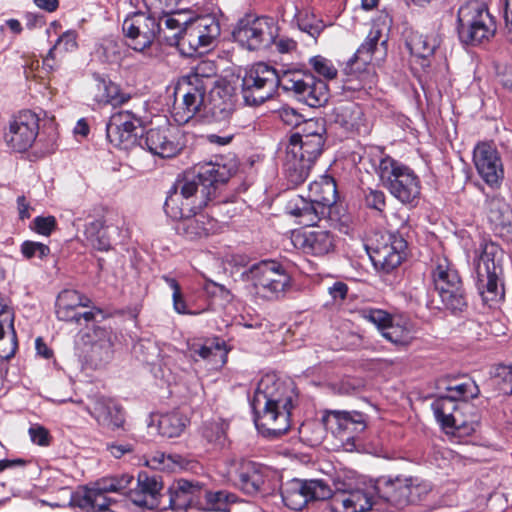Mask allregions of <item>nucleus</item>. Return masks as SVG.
<instances>
[{"label":"nucleus","instance_id":"1","mask_svg":"<svg viewBox=\"0 0 512 512\" xmlns=\"http://www.w3.org/2000/svg\"><path fill=\"white\" fill-rule=\"evenodd\" d=\"M231 177L230 170L219 163L200 165L196 174H186L169 191L164 209L172 219L179 220L176 225L178 234L190 239H200L215 234L218 222L198 210L214 199L220 186Z\"/></svg>","mask_w":512,"mask_h":512},{"label":"nucleus","instance_id":"2","mask_svg":"<svg viewBox=\"0 0 512 512\" xmlns=\"http://www.w3.org/2000/svg\"><path fill=\"white\" fill-rule=\"evenodd\" d=\"M295 393L285 383L266 376L255 391L251 406L258 431L266 437H278L290 428Z\"/></svg>","mask_w":512,"mask_h":512},{"label":"nucleus","instance_id":"3","mask_svg":"<svg viewBox=\"0 0 512 512\" xmlns=\"http://www.w3.org/2000/svg\"><path fill=\"white\" fill-rule=\"evenodd\" d=\"M180 14L155 15L151 12H129L123 19L121 31L125 44L135 52L145 53L155 43L175 42L179 31Z\"/></svg>","mask_w":512,"mask_h":512},{"label":"nucleus","instance_id":"4","mask_svg":"<svg viewBox=\"0 0 512 512\" xmlns=\"http://www.w3.org/2000/svg\"><path fill=\"white\" fill-rule=\"evenodd\" d=\"M324 138L321 133L293 134L286 146L284 170L293 185L303 183L316 159L322 153Z\"/></svg>","mask_w":512,"mask_h":512},{"label":"nucleus","instance_id":"5","mask_svg":"<svg viewBox=\"0 0 512 512\" xmlns=\"http://www.w3.org/2000/svg\"><path fill=\"white\" fill-rule=\"evenodd\" d=\"M457 31L462 43L476 45L494 36L496 22L483 1L470 0L458 10Z\"/></svg>","mask_w":512,"mask_h":512},{"label":"nucleus","instance_id":"6","mask_svg":"<svg viewBox=\"0 0 512 512\" xmlns=\"http://www.w3.org/2000/svg\"><path fill=\"white\" fill-rule=\"evenodd\" d=\"M377 174L390 193L400 202L414 205L418 201L420 180L408 166L385 155L379 161Z\"/></svg>","mask_w":512,"mask_h":512},{"label":"nucleus","instance_id":"7","mask_svg":"<svg viewBox=\"0 0 512 512\" xmlns=\"http://www.w3.org/2000/svg\"><path fill=\"white\" fill-rule=\"evenodd\" d=\"M179 31H175V42L180 50L189 56L202 53V48L212 45L220 35V24L212 15L198 17L191 21L179 19Z\"/></svg>","mask_w":512,"mask_h":512},{"label":"nucleus","instance_id":"8","mask_svg":"<svg viewBox=\"0 0 512 512\" xmlns=\"http://www.w3.org/2000/svg\"><path fill=\"white\" fill-rule=\"evenodd\" d=\"M256 293L266 300H279L291 286V278L284 267L276 261H261L247 272Z\"/></svg>","mask_w":512,"mask_h":512},{"label":"nucleus","instance_id":"9","mask_svg":"<svg viewBox=\"0 0 512 512\" xmlns=\"http://www.w3.org/2000/svg\"><path fill=\"white\" fill-rule=\"evenodd\" d=\"M277 87L282 88V74L265 63H256L242 79V96L249 106H258L270 99Z\"/></svg>","mask_w":512,"mask_h":512},{"label":"nucleus","instance_id":"10","mask_svg":"<svg viewBox=\"0 0 512 512\" xmlns=\"http://www.w3.org/2000/svg\"><path fill=\"white\" fill-rule=\"evenodd\" d=\"M278 27L269 17L246 15L241 18L232 35L236 42L248 50H259L269 47L276 39Z\"/></svg>","mask_w":512,"mask_h":512},{"label":"nucleus","instance_id":"11","mask_svg":"<svg viewBox=\"0 0 512 512\" xmlns=\"http://www.w3.org/2000/svg\"><path fill=\"white\" fill-rule=\"evenodd\" d=\"M282 89L313 108L324 105L329 98V89L325 81L300 70L282 73Z\"/></svg>","mask_w":512,"mask_h":512},{"label":"nucleus","instance_id":"12","mask_svg":"<svg viewBox=\"0 0 512 512\" xmlns=\"http://www.w3.org/2000/svg\"><path fill=\"white\" fill-rule=\"evenodd\" d=\"M332 495V487L322 479H293L281 490L285 505L295 511H301L310 501H324Z\"/></svg>","mask_w":512,"mask_h":512},{"label":"nucleus","instance_id":"13","mask_svg":"<svg viewBox=\"0 0 512 512\" xmlns=\"http://www.w3.org/2000/svg\"><path fill=\"white\" fill-rule=\"evenodd\" d=\"M38 133V115L30 110H23L9 120L3 138L13 151L25 152L32 147Z\"/></svg>","mask_w":512,"mask_h":512},{"label":"nucleus","instance_id":"14","mask_svg":"<svg viewBox=\"0 0 512 512\" xmlns=\"http://www.w3.org/2000/svg\"><path fill=\"white\" fill-rule=\"evenodd\" d=\"M141 119L129 110H121L111 115L106 125V135L115 147L130 150L137 145L143 146L138 130Z\"/></svg>","mask_w":512,"mask_h":512},{"label":"nucleus","instance_id":"15","mask_svg":"<svg viewBox=\"0 0 512 512\" xmlns=\"http://www.w3.org/2000/svg\"><path fill=\"white\" fill-rule=\"evenodd\" d=\"M207 90L194 80V83L180 78L175 93L182 98L181 103L175 104L173 117L178 124H185L194 116L205 117Z\"/></svg>","mask_w":512,"mask_h":512},{"label":"nucleus","instance_id":"16","mask_svg":"<svg viewBox=\"0 0 512 512\" xmlns=\"http://www.w3.org/2000/svg\"><path fill=\"white\" fill-rule=\"evenodd\" d=\"M328 499L331 512H367L378 506L371 485L366 489H350L345 484H335Z\"/></svg>","mask_w":512,"mask_h":512},{"label":"nucleus","instance_id":"17","mask_svg":"<svg viewBox=\"0 0 512 512\" xmlns=\"http://www.w3.org/2000/svg\"><path fill=\"white\" fill-rule=\"evenodd\" d=\"M227 474L230 480L248 495H255L265 490L269 471L263 465L248 460H232Z\"/></svg>","mask_w":512,"mask_h":512},{"label":"nucleus","instance_id":"18","mask_svg":"<svg viewBox=\"0 0 512 512\" xmlns=\"http://www.w3.org/2000/svg\"><path fill=\"white\" fill-rule=\"evenodd\" d=\"M91 300L84 294L76 291L66 289L59 293L56 301V315L61 321L74 322L81 324L82 320L88 323L95 319L97 314L102 311L99 308L93 307L90 311L79 312V307H89Z\"/></svg>","mask_w":512,"mask_h":512},{"label":"nucleus","instance_id":"19","mask_svg":"<svg viewBox=\"0 0 512 512\" xmlns=\"http://www.w3.org/2000/svg\"><path fill=\"white\" fill-rule=\"evenodd\" d=\"M407 255V241L401 234L387 233L370 255L376 268L390 273L397 268Z\"/></svg>","mask_w":512,"mask_h":512},{"label":"nucleus","instance_id":"20","mask_svg":"<svg viewBox=\"0 0 512 512\" xmlns=\"http://www.w3.org/2000/svg\"><path fill=\"white\" fill-rule=\"evenodd\" d=\"M473 161L481 178L491 187L498 186L504 178V170L497 149L490 143L481 142L473 152Z\"/></svg>","mask_w":512,"mask_h":512},{"label":"nucleus","instance_id":"21","mask_svg":"<svg viewBox=\"0 0 512 512\" xmlns=\"http://www.w3.org/2000/svg\"><path fill=\"white\" fill-rule=\"evenodd\" d=\"M371 488L375 500H378L377 510L382 509L383 504L396 508L408 505L409 487L406 477H380L371 482Z\"/></svg>","mask_w":512,"mask_h":512},{"label":"nucleus","instance_id":"22","mask_svg":"<svg viewBox=\"0 0 512 512\" xmlns=\"http://www.w3.org/2000/svg\"><path fill=\"white\" fill-rule=\"evenodd\" d=\"M475 287L482 301V304L489 308H497L505 299V286L503 269L487 268L483 271H476Z\"/></svg>","mask_w":512,"mask_h":512},{"label":"nucleus","instance_id":"23","mask_svg":"<svg viewBox=\"0 0 512 512\" xmlns=\"http://www.w3.org/2000/svg\"><path fill=\"white\" fill-rule=\"evenodd\" d=\"M292 242L303 253L316 257L325 256L335 248L333 235L328 230L322 229L293 232Z\"/></svg>","mask_w":512,"mask_h":512},{"label":"nucleus","instance_id":"24","mask_svg":"<svg viewBox=\"0 0 512 512\" xmlns=\"http://www.w3.org/2000/svg\"><path fill=\"white\" fill-rule=\"evenodd\" d=\"M235 110V98L229 85L216 84L210 88L206 103L205 118L215 122L228 121Z\"/></svg>","mask_w":512,"mask_h":512},{"label":"nucleus","instance_id":"25","mask_svg":"<svg viewBox=\"0 0 512 512\" xmlns=\"http://www.w3.org/2000/svg\"><path fill=\"white\" fill-rule=\"evenodd\" d=\"M175 129L169 126L151 128L142 140L149 152L162 158L176 156L182 149L174 134Z\"/></svg>","mask_w":512,"mask_h":512},{"label":"nucleus","instance_id":"26","mask_svg":"<svg viewBox=\"0 0 512 512\" xmlns=\"http://www.w3.org/2000/svg\"><path fill=\"white\" fill-rule=\"evenodd\" d=\"M86 410L103 427L115 430L124 425L125 417L122 408L110 398L95 396L90 399Z\"/></svg>","mask_w":512,"mask_h":512},{"label":"nucleus","instance_id":"27","mask_svg":"<svg viewBox=\"0 0 512 512\" xmlns=\"http://www.w3.org/2000/svg\"><path fill=\"white\" fill-rule=\"evenodd\" d=\"M382 33L378 28H372L368 33L365 41L360 45L345 67V72L348 75L360 74L363 75L368 65L371 64L374 54L378 51V44L381 41V46L386 44V40H381Z\"/></svg>","mask_w":512,"mask_h":512},{"label":"nucleus","instance_id":"28","mask_svg":"<svg viewBox=\"0 0 512 512\" xmlns=\"http://www.w3.org/2000/svg\"><path fill=\"white\" fill-rule=\"evenodd\" d=\"M162 483L155 476L147 473H139L137 488L129 490L128 495L131 501L141 507L154 509L159 504V495Z\"/></svg>","mask_w":512,"mask_h":512},{"label":"nucleus","instance_id":"29","mask_svg":"<svg viewBox=\"0 0 512 512\" xmlns=\"http://www.w3.org/2000/svg\"><path fill=\"white\" fill-rule=\"evenodd\" d=\"M286 210L288 214L296 218L299 225L303 226H314L329 214L320 204L302 196L292 198L288 202Z\"/></svg>","mask_w":512,"mask_h":512},{"label":"nucleus","instance_id":"30","mask_svg":"<svg viewBox=\"0 0 512 512\" xmlns=\"http://www.w3.org/2000/svg\"><path fill=\"white\" fill-rule=\"evenodd\" d=\"M202 490L200 482L179 479L169 488V507L175 512L186 511L199 497Z\"/></svg>","mask_w":512,"mask_h":512},{"label":"nucleus","instance_id":"31","mask_svg":"<svg viewBox=\"0 0 512 512\" xmlns=\"http://www.w3.org/2000/svg\"><path fill=\"white\" fill-rule=\"evenodd\" d=\"M323 419L327 426H336L338 434L348 432L353 435L363 432L366 428V416L358 411L331 410Z\"/></svg>","mask_w":512,"mask_h":512},{"label":"nucleus","instance_id":"32","mask_svg":"<svg viewBox=\"0 0 512 512\" xmlns=\"http://www.w3.org/2000/svg\"><path fill=\"white\" fill-rule=\"evenodd\" d=\"M486 217L497 233L510 232L512 230V209L504 198L493 195L486 199Z\"/></svg>","mask_w":512,"mask_h":512},{"label":"nucleus","instance_id":"33","mask_svg":"<svg viewBox=\"0 0 512 512\" xmlns=\"http://www.w3.org/2000/svg\"><path fill=\"white\" fill-rule=\"evenodd\" d=\"M363 115L362 108L358 104L346 101L332 109L330 120L347 132H359L363 126Z\"/></svg>","mask_w":512,"mask_h":512},{"label":"nucleus","instance_id":"34","mask_svg":"<svg viewBox=\"0 0 512 512\" xmlns=\"http://www.w3.org/2000/svg\"><path fill=\"white\" fill-rule=\"evenodd\" d=\"M86 337L90 342V360L95 364L107 362L112 358L115 335L110 329L97 327Z\"/></svg>","mask_w":512,"mask_h":512},{"label":"nucleus","instance_id":"35","mask_svg":"<svg viewBox=\"0 0 512 512\" xmlns=\"http://www.w3.org/2000/svg\"><path fill=\"white\" fill-rule=\"evenodd\" d=\"M191 357L197 361L198 358L208 361L212 368L222 367L227 358V350L224 341L213 339L205 344H193L190 347Z\"/></svg>","mask_w":512,"mask_h":512},{"label":"nucleus","instance_id":"36","mask_svg":"<svg viewBox=\"0 0 512 512\" xmlns=\"http://www.w3.org/2000/svg\"><path fill=\"white\" fill-rule=\"evenodd\" d=\"M475 270L483 271L486 268L493 271V268L503 269V250L491 241H481L479 248L475 251Z\"/></svg>","mask_w":512,"mask_h":512},{"label":"nucleus","instance_id":"37","mask_svg":"<svg viewBox=\"0 0 512 512\" xmlns=\"http://www.w3.org/2000/svg\"><path fill=\"white\" fill-rule=\"evenodd\" d=\"M433 283L437 292L462 283L458 271L445 257H437L432 271Z\"/></svg>","mask_w":512,"mask_h":512},{"label":"nucleus","instance_id":"38","mask_svg":"<svg viewBox=\"0 0 512 512\" xmlns=\"http://www.w3.org/2000/svg\"><path fill=\"white\" fill-rule=\"evenodd\" d=\"M439 44L440 40L436 35H426L418 32H412L406 41L410 53L422 59L432 56Z\"/></svg>","mask_w":512,"mask_h":512},{"label":"nucleus","instance_id":"39","mask_svg":"<svg viewBox=\"0 0 512 512\" xmlns=\"http://www.w3.org/2000/svg\"><path fill=\"white\" fill-rule=\"evenodd\" d=\"M310 199L320 204L329 213L330 207L336 202V184L331 178H323L321 181L309 185Z\"/></svg>","mask_w":512,"mask_h":512},{"label":"nucleus","instance_id":"40","mask_svg":"<svg viewBox=\"0 0 512 512\" xmlns=\"http://www.w3.org/2000/svg\"><path fill=\"white\" fill-rule=\"evenodd\" d=\"M85 239L95 250L107 252L111 249L110 238L106 231V222L103 218L95 219L85 226Z\"/></svg>","mask_w":512,"mask_h":512},{"label":"nucleus","instance_id":"41","mask_svg":"<svg viewBox=\"0 0 512 512\" xmlns=\"http://www.w3.org/2000/svg\"><path fill=\"white\" fill-rule=\"evenodd\" d=\"M97 89L101 92L95 96V100L100 104L120 105L129 100V95L121 92L119 86L110 80H106L100 75L95 76Z\"/></svg>","mask_w":512,"mask_h":512},{"label":"nucleus","instance_id":"42","mask_svg":"<svg viewBox=\"0 0 512 512\" xmlns=\"http://www.w3.org/2000/svg\"><path fill=\"white\" fill-rule=\"evenodd\" d=\"M228 423L223 420L206 422L201 430L202 438L214 449H223L228 445Z\"/></svg>","mask_w":512,"mask_h":512},{"label":"nucleus","instance_id":"43","mask_svg":"<svg viewBox=\"0 0 512 512\" xmlns=\"http://www.w3.org/2000/svg\"><path fill=\"white\" fill-rule=\"evenodd\" d=\"M189 419L179 411L162 415L159 420V431L168 438L178 437L186 429Z\"/></svg>","mask_w":512,"mask_h":512},{"label":"nucleus","instance_id":"44","mask_svg":"<svg viewBox=\"0 0 512 512\" xmlns=\"http://www.w3.org/2000/svg\"><path fill=\"white\" fill-rule=\"evenodd\" d=\"M461 404L446 395L438 397L431 404L436 420L443 429L447 428L450 420L460 411Z\"/></svg>","mask_w":512,"mask_h":512},{"label":"nucleus","instance_id":"45","mask_svg":"<svg viewBox=\"0 0 512 512\" xmlns=\"http://www.w3.org/2000/svg\"><path fill=\"white\" fill-rule=\"evenodd\" d=\"M471 409L466 402L461 403L460 411L447 424L444 429L446 433L457 434L459 436L470 435L478 427V421L474 418L468 419L465 415L467 410Z\"/></svg>","mask_w":512,"mask_h":512},{"label":"nucleus","instance_id":"46","mask_svg":"<svg viewBox=\"0 0 512 512\" xmlns=\"http://www.w3.org/2000/svg\"><path fill=\"white\" fill-rule=\"evenodd\" d=\"M438 295L444 307L452 313L462 312L467 308V300L463 283L446 288L443 291H439Z\"/></svg>","mask_w":512,"mask_h":512},{"label":"nucleus","instance_id":"47","mask_svg":"<svg viewBox=\"0 0 512 512\" xmlns=\"http://www.w3.org/2000/svg\"><path fill=\"white\" fill-rule=\"evenodd\" d=\"M216 74L215 65L210 61L199 62L187 75L182 76V79L194 83V80L199 86H204L205 89L212 88L211 77Z\"/></svg>","mask_w":512,"mask_h":512},{"label":"nucleus","instance_id":"48","mask_svg":"<svg viewBox=\"0 0 512 512\" xmlns=\"http://www.w3.org/2000/svg\"><path fill=\"white\" fill-rule=\"evenodd\" d=\"M17 336L14 326L7 327L6 324L0 323V359L9 360L17 350Z\"/></svg>","mask_w":512,"mask_h":512},{"label":"nucleus","instance_id":"49","mask_svg":"<svg viewBox=\"0 0 512 512\" xmlns=\"http://www.w3.org/2000/svg\"><path fill=\"white\" fill-rule=\"evenodd\" d=\"M385 337L391 343L397 346H407L413 340V334L410 329L403 327L398 324H391L382 332Z\"/></svg>","mask_w":512,"mask_h":512},{"label":"nucleus","instance_id":"50","mask_svg":"<svg viewBox=\"0 0 512 512\" xmlns=\"http://www.w3.org/2000/svg\"><path fill=\"white\" fill-rule=\"evenodd\" d=\"M446 389L449 393L447 395L448 397H452V399L457 401L463 400L464 402H466L468 399H474L478 397L480 393L479 387L472 380H468L453 386H448Z\"/></svg>","mask_w":512,"mask_h":512},{"label":"nucleus","instance_id":"51","mask_svg":"<svg viewBox=\"0 0 512 512\" xmlns=\"http://www.w3.org/2000/svg\"><path fill=\"white\" fill-rule=\"evenodd\" d=\"M207 509L211 511H227L230 503L236 501V496L227 491L206 492Z\"/></svg>","mask_w":512,"mask_h":512},{"label":"nucleus","instance_id":"52","mask_svg":"<svg viewBox=\"0 0 512 512\" xmlns=\"http://www.w3.org/2000/svg\"><path fill=\"white\" fill-rule=\"evenodd\" d=\"M309 64L315 73L327 80L334 79L337 76L338 71L332 61L321 55L311 57Z\"/></svg>","mask_w":512,"mask_h":512},{"label":"nucleus","instance_id":"53","mask_svg":"<svg viewBox=\"0 0 512 512\" xmlns=\"http://www.w3.org/2000/svg\"><path fill=\"white\" fill-rule=\"evenodd\" d=\"M362 317L373 323L382 332L391 324L392 317L382 309L365 308L361 310Z\"/></svg>","mask_w":512,"mask_h":512},{"label":"nucleus","instance_id":"54","mask_svg":"<svg viewBox=\"0 0 512 512\" xmlns=\"http://www.w3.org/2000/svg\"><path fill=\"white\" fill-rule=\"evenodd\" d=\"M78 33L75 30H67L62 33L51 47L59 52H73L78 48Z\"/></svg>","mask_w":512,"mask_h":512},{"label":"nucleus","instance_id":"55","mask_svg":"<svg viewBox=\"0 0 512 512\" xmlns=\"http://www.w3.org/2000/svg\"><path fill=\"white\" fill-rule=\"evenodd\" d=\"M21 252L26 259L33 257L44 259L49 255L50 248L40 242L25 241L21 245Z\"/></svg>","mask_w":512,"mask_h":512},{"label":"nucleus","instance_id":"56","mask_svg":"<svg viewBox=\"0 0 512 512\" xmlns=\"http://www.w3.org/2000/svg\"><path fill=\"white\" fill-rule=\"evenodd\" d=\"M388 226L390 228L388 233L401 234L404 237L409 229L408 214L401 210L392 213L388 219Z\"/></svg>","mask_w":512,"mask_h":512},{"label":"nucleus","instance_id":"57","mask_svg":"<svg viewBox=\"0 0 512 512\" xmlns=\"http://www.w3.org/2000/svg\"><path fill=\"white\" fill-rule=\"evenodd\" d=\"M406 480H408L409 487L408 504L420 501L430 491V485L426 482L412 477H406Z\"/></svg>","mask_w":512,"mask_h":512},{"label":"nucleus","instance_id":"58","mask_svg":"<svg viewBox=\"0 0 512 512\" xmlns=\"http://www.w3.org/2000/svg\"><path fill=\"white\" fill-rule=\"evenodd\" d=\"M175 461L170 455L156 451L146 458V465L154 470H170Z\"/></svg>","mask_w":512,"mask_h":512},{"label":"nucleus","instance_id":"59","mask_svg":"<svg viewBox=\"0 0 512 512\" xmlns=\"http://www.w3.org/2000/svg\"><path fill=\"white\" fill-rule=\"evenodd\" d=\"M57 221L54 216H38L32 222L33 230L43 236H50L56 229Z\"/></svg>","mask_w":512,"mask_h":512},{"label":"nucleus","instance_id":"60","mask_svg":"<svg viewBox=\"0 0 512 512\" xmlns=\"http://www.w3.org/2000/svg\"><path fill=\"white\" fill-rule=\"evenodd\" d=\"M365 204L369 208L382 212L386 206L384 192L381 190L369 189L365 193Z\"/></svg>","mask_w":512,"mask_h":512},{"label":"nucleus","instance_id":"61","mask_svg":"<svg viewBox=\"0 0 512 512\" xmlns=\"http://www.w3.org/2000/svg\"><path fill=\"white\" fill-rule=\"evenodd\" d=\"M281 120L288 126L297 127L303 121L302 115L299 114L295 109L286 107L280 110Z\"/></svg>","mask_w":512,"mask_h":512},{"label":"nucleus","instance_id":"62","mask_svg":"<svg viewBox=\"0 0 512 512\" xmlns=\"http://www.w3.org/2000/svg\"><path fill=\"white\" fill-rule=\"evenodd\" d=\"M29 435L33 443L40 446L49 445V433L44 427L39 425L30 427Z\"/></svg>","mask_w":512,"mask_h":512},{"label":"nucleus","instance_id":"63","mask_svg":"<svg viewBox=\"0 0 512 512\" xmlns=\"http://www.w3.org/2000/svg\"><path fill=\"white\" fill-rule=\"evenodd\" d=\"M328 293L335 303H341L347 297L348 286L344 282L337 281L328 288Z\"/></svg>","mask_w":512,"mask_h":512},{"label":"nucleus","instance_id":"64","mask_svg":"<svg viewBox=\"0 0 512 512\" xmlns=\"http://www.w3.org/2000/svg\"><path fill=\"white\" fill-rule=\"evenodd\" d=\"M506 39L512 44V0H504Z\"/></svg>","mask_w":512,"mask_h":512}]
</instances>
